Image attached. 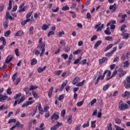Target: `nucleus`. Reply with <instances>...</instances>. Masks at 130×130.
Instances as JSON below:
<instances>
[{
  "label": "nucleus",
  "instance_id": "nucleus-1",
  "mask_svg": "<svg viewBox=\"0 0 130 130\" xmlns=\"http://www.w3.org/2000/svg\"><path fill=\"white\" fill-rule=\"evenodd\" d=\"M37 48L38 49L40 48L41 52L40 53V51L36 49L35 51V55L38 56L40 54V56H43V54H44V52H45V44H41L40 45H38Z\"/></svg>",
  "mask_w": 130,
  "mask_h": 130
},
{
  "label": "nucleus",
  "instance_id": "nucleus-2",
  "mask_svg": "<svg viewBox=\"0 0 130 130\" xmlns=\"http://www.w3.org/2000/svg\"><path fill=\"white\" fill-rule=\"evenodd\" d=\"M118 108L120 110L123 111V110H125V109L128 108V105L127 104H124L123 102L121 100L118 104Z\"/></svg>",
  "mask_w": 130,
  "mask_h": 130
},
{
  "label": "nucleus",
  "instance_id": "nucleus-3",
  "mask_svg": "<svg viewBox=\"0 0 130 130\" xmlns=\"http://www.w3.org/2000/svg\"><path fill=\"white\" fill-rule=\"evenodd\" d=\"M123 84L125 88V89L130 88V77H127L126 80L123 81Z\"/></svg>",
  "mask_w": 130,
  "mask_h": 130
},
{
  "label": "nucleus",
  "instance_id": "nucleus-4",
  "mask_svg": "<svg viewBox=\"0 0 130 130\" xmlns=\"http://www.w3.org/2000/svg\"><path fill=\"white\" fill-rule=\"evenodd\" d=\"M24 100H25V96L22 95L19 100L18 99L15 101L14 103L13 104V106L15 107V106H17V104H20V103H21L22 102H23Z\"/></svg>",
  "mask_w": 130,
  "mask_h": 130
},
{
  "label": "nucleus",
  "instance_id": "nucleus-5",
  "mask_svg": "<svg viewBox=\"0 0 130 130\" xmlns=\"http://www.w3.org/2000/svg\"><path fill=\"white\" fill-rule=\"evenodd\" d=\"M118 72L119 73L118 77L120 78H122L123 77H124L125 75H126V71H123V70L121 68H119L118 70Z\"/></svg>",
  "mask_w": 130,
  "mask_h": 130
},
{
  "label": "nucleus",
  "instance_id": "nucleus-6",
  "mask_svg": "<svg viewBox=\"0 0 130 130\" xmlns=\"http://www.w3.org/2000/svg\"><path fill=\"white\" fill-rule=\"evenodd\" d=\"M0 41H3V45L0 46V50H1L5 48V46H6V45L7 44V42L6 41V38L4 37H1Z\"/></svg>",
  "mask_w": 130,
  "mask_h": 130
},
{
  "label": "nucleus",
  "instance_id": "nucleus-7",
  "mask_svg": "<svg viewBox=\"0 0 130 130\" xmlns=\"http://www.w3.org/2000/svg\"><path fill=\"white\" fill-rule=\"evenodd\" d=\"M101 25V23H100L98 24H96L94 26V29H97L96 31L98 32L99 31H102V29L104 28V24H102L101 26L99 27Z\"/></svg>",
  "mask_w": 130,
  "mask_h": 130
},
{
  "label": "nucleus",
  "instance_id": "nucleus-8",
  "mask_svg": "<svg viewBox=\"0 0 130 130\" xmlns=\"http://www.w3.org/2000/svg\"><path fill=\"white\" fill-rule=\"evenodd\" d=\"M117 9V6L116 4H114L113 5H110L109 10H110L111 13H114L116 12V10Z\"/></svg>",
  "mask_w": 130,
  "mask_h": 130
},
{
  "label": "nucleus",
  "instance_id": "nucleus-9",
  "mask_svg": "<svg viewBox=\"0 0 130 130\" xmlns=\"http://www.w3.org/2000/svg\"><path fill=\"white\" fill-rule=\"evenodd\" d=\"M58 118H59V115L57 112L54 113L51 117V120L54 121L58 120Z\"/></svg>",
  "mask_w": 130,
  "mask_h": 130
},
{
  "label": "nucleus",
  "instance_id": "nucleus-10",
  "mask_svg": "<svg viewBox=\"0 0 130 130\" xmlns=\"http://www.w3.org/2000/svg\"><path fill=\"white\" fill-rule=\"evenodd\" d=\"M117 47H115L113 48V50L109 52H107L105 54V56H111V55H112V54H113V53H114V52H115V51L117 50Z\"/></svg>",
  "mask_w": 130,
  "mask_h": 130
},
{
  "label": "nucleus",
  "instance_id": "nucleus-11",
  "mask_svg": "<svg viewBox=\"0 0 130 130\" xmlns=\"http://www.w3.org/2000/svg\"><path fill=\"white\" fill-rule=\"evenodd\" d=\"M62 125V123H61V122H57L56 124H55V125H53L51 127V130L58 129V128H59V126H61Z\"/></svg>",
  "mask_w": 130,
  "mask_h": 130
},
{
  "label": "nucleus",
  "instance_id": "nucleus-12",
  "mask_svg": "<svg viewBox=\"0 0 130 130\" xmlns=\"http://www.w3.org/2000/svg\"><path fill=\"white\" fill-rule=\"evenodd\" d=\"M35 102V101L34 100L31 101H27L26 102V103H24L21 107L22 108H24V107H28V106H29V105H31V104H33V103H34Z\"/></svg>",
  "mask_w": 130,
  "mask_h": 130
},
{
  "label": "nucleus",
  "instance_id": "nucleus-13",
  "mask_svg": "<svg viewBox=\"0 0 130 130\" xmlns=\"http://www.w3.org/2000/svg\"><path fill=\"white\" fill-rule=\"evenodd\" d=\"M108 60V58H107V57H103L102 58L99 59V64H102V63H104L105 61L107 62Z\"/></svg>",
  "mask_w": 130,
  "mask_h": 130
},
{
  "label": "nucleus",
  "instance_id": "nucleus-14",
  "mask_svg": "<svg viewBox=\"0 0 130 130\" xmlns=\"http://www.w3.org/2000/svg\"><path fill=\"white\" fill-rule=\"evenodd\" d=\"M81 81V79L79 77H76L72 82L73 85H76L77 83H79Z\"/></svg>",
  "mask_w": 130,
  "mask_h": 130
},
{
  "label": "nucleus",
  "instance_id": "nucleus-15",
  "mask_svg": "<svg viewBox=\"0 0 130 130\" xmlns=\"http://www.w3.org/2000/svg\"><path fill=\"white\" fill-rule=\"evenodd\" d=\"M116 74H117V71L116 70H115L113 72V74L111 75V76L106 78V81H109V80H111V79H112V78H113V77H115V75H116Z\"/></svg>",
  "mask_w": 130,
  "mask_h": 130
},
{
  "label": "nucleus",
  "instance_id": "nucleus-16",
  "mask_svg": "<svg viewBox=\"0 0 130 130\" xmlns=\"http://www.w3.org/2000/svg\"><path fill=\"white\" fill-rule=\"evenodd\" d=\"M5 19L6 21H8V19H10V20H13V17L10 15L9 12H6Z\"/></svg>",
  "mask_w": 130,
  "mask_h": 130
},
{
  "label": "nucleus",
  "instance_id": "nucleus-17",
  "mask_svg": "<svg viewBox=\"0 0 130 130\" xmlns=\"http://www.w3.org/2000/svg\"><path fill=\"white\" fill-rule=\"evenodd\" d=\"M22 35H24V31H23V30H18L15 34V36H16V37H20V36H22Z\"/></svg>",
  "mask_w": 130,
  "mask_h": 130
},
{
  "label": "nucleus",
  "instance_id": "nucleus-18",
  "mask_svg": "<svg viewBox=\"0 0 130 130\" xmlns=\"http://www.w3.org/2000/svg\"><path fill=\"white\" fill-rule=\"evenodd\" d=\"M46 68H47L46 66H44L43 68H40V67L38 68L37 69L38 72L39 73H42V72H44V71H45V70H46Z\"/></svg>",
  "mask_w": 130,
  "mask_h": 130
},
{
  "label": "nucleus",
  "instance_id": "nucleus-19",
  "mask_svg": "<svg viewBox=\"0 0 130 130\" xmlns=\"http://www.w3.org/2000/svg\"><path fill=\"white\" fill-rule=\"evenodd\" d=\"M102 43V41H98L96 43L94 44V48L95 49H97L98 47H99V46Z\"/></svg>",
  "mask_w": 130,
  "mask_h": 130
},
{
  "label": "nucleus",
  "instance_id": "nucleus-20",
  "mask_svg": "<svg viewBox=\"0 0 130 130\" xmlns=\"http://www.w3.org/2000/svg\"><path fill=\"white\" fill-rule=\"evenodd\" d=\"M12 59H13V57L11 55H9L6 59L5 63H9L10 61H12Z\"/></svg>",
  "mask_w": 130,
  "mask_h": 130
},
{
  "label": "nucleus",
  "instance_id": "nucleus-21",
  "mask_svg": "<svg viewBox=\"0 0 130 130\" xmlns=\"http://www.w3.org/2000/svg\"><path fill=\"white\" fill-rule=\"evenodd\" d=\"M8 98V96L0 94V102H4V100H6Z\"/></svg>",
  "mask_w": 130,
  "mask_h": 130
},
{
  "label": "nucleus",
  "instance_id": "nucleus-22",
  "mask_svg": "<svg viewBox=\"0 0 130 130\" xmlns=\"http://www.w3.org/2000/svg\"><path fill=\"white\" fill-rule=\"evenodd\" d=\"M130 95L129 91H125L122 94V97L123 98H125V97H128Z\"/></svg>",
  "mask_w": 130,
  "mask_h": 130
},
{
  "label": "nucleus",
  "instance_id": "nucleus-23",
  "mask_svg": "<svg viewBox=\"0 0 130 130\" xmlns=\"http://www.w3.org/2000/svg\"><path fill=\"white\" fill-rule=\"evenodd\" d=\"M104 32L106 35H110L111 34V31H110V27H108L104 31Z\"/></svg>",
  "mask_w": 130,
  "mask_h": 130
},
{
  "label": "nucleus",
  "instance_id": "nucleus-24",
  "mask_svg": "<svg viewBox=\"0 0 130 130\" xmlns=\"http://www.w3.org/2000/svg\"><path fill=\"white\" fill-rule=\"evenodd\" d=\"M53 87H51L48 92V97L49 98H51V96L52 95V91H53Z\"/></svg>",
  "mask_w": 130,
  "mask_h": 130
},
{
  "label": "nucleus",
  "instance_id": "nucleus-25",
  "mask_svg": "<svg viewBox=\"0 0 130 130\" xmlns=\"http://www.w3.org/2000/svg\"><path fill=\"white\" fill-rule=\"evenodd\" d=\"M38 62L37 59L35 58H34L31 60L30 64L31 66H35Z\"/></svg>",
  "mask_w": 130,
  "mask_h": 130
},
{
  "label": "nucleus",
  "instance_id": "nucleus-26",
  "mask_svg": "<svg viewBox=\"0 0 130 130\" xmlns=\"http://www.w3.org/2000/svg\"><path fill=\"white\" fill-rule=\"evenodd\" d=\"M81 60H82V56H80L77 59H76L74 61L73 63H74V64H78V63H79V62H80V61H81Z\"/></svg>",
  "mask_w": 130,
  "mask_h": 130
},
{
  "label": "nucleus",
  "instance_id": "nucleus-27",
  "mask_svg": "<svg viewBox=\"0 0 130 130\" xmlns=\"http://www.w3.org/2000/svg\"><path fill=\"white\" fill-rule=\"evenodd\" d=\"M27 9H28V6H25L24 7H23L21 9H20L18 11L19 13H23L24 12L26 11V10H27Z\"/></svg>",
  "mask_w": 130,
  "mask_h": 130
},
{
  "label": "nucleus",
  "instance_id": "nucleus-28",
  "mask_svg": "<svg viewBox=\"0 0 130 130\" xmlns=\"http://www.w3.org/2000/svg\"><path fill=\"white\" fill-rule=\"evenodd\" d=\"M105 75H106V72L104 73L103 75H100L98 78V79L100 81V80H101V81H103V80H104V78H105Z\"/></svg>",
  "mask_w": 130,
  "mask_h": 130
},
{
  "label": "nucleus",
  "instance_id": "nucleus-29",
  "mask_svg": "<svg viewBox=\"0 0 130 130\" xmlns=\"http://www.w3.org/2000/svg\"><path fill=\"white\" fill-rule=\"evenodd\" d=\"M127 17L126 14H124L122 16L121 20L119 21V23H123L125 21V18Z\"/></svg>",
  "mask_w": 130,
  "mask_h": 130
},
{
  "label": "nucleus",
  "instance_id": "nucleus-30",
  "mask_svg": "<svg viewBox=\"0 0 130 130\" xmlns=\"http://www.w3.org/2000/svg\"><path fill=\"white\" fill-rule=\"evenodd\" d=\"M86 82L85 80H83L81 82H78L76 85V87H81L84 85V83Z\"/></svg>",
  "mask_w": 130,
  "mask_h": 130
},
{
  "label": "nucleus",
  "instance_id": "nucleus-31",
  "mask_svg": "<svg viewBox=\"0 0 130 130\" xmlns=\"http://www.w3.org/2000/svg\"><path fill=\"white\" fill-rule=\"evenodd\" d=\"M38 109L40 111V113H41V114H43V109H42V106H41V103L39 104Z\"/></svg>",
  "mask_w": 130,
  "mask_h": 130
},
{
  "label": "nucleus",
  "instance_id": "nucleus-32",
  "mask_svg": "<svg viewBox=\"0 0 130 130\" xmlns=\"http://www.w3.org/2000/svg\"><path fill=\"white\" fill-rule=\"evenodd\" d=\"M72 59H73V54H71L69 57V60L67 62V66H69L72 62Z\"/></svg>",
  "mask_w": 130,
  "mask_h": 130
},
{
  "label": "nucleus",
  "instance_id": "nucleus-33",
  "mask_svg": "<svg viewBox=\"0 0 130 130\" xmlns=\"http://www.w3.org/2000/svg\"><path fill=\"white\" fill-rule=\"evenodd\" d=\"M90 125V120H88L86 121V123L83 124L82 125V127L83 128H85V127H88Z\"/></svg>",
  "mask_w": 130,
  "mask_h": 130
},
{
  "label": "nucleus",
  "instance_id": "nucleus-34",
  "mask_svg": "<svg viewBox=\"0 0 130 130\" xmlns=\"http://www.w3.org/2000/svg\"><path fill=\"white\" fill-rule=\"evenodd\" d=\"M30 20L31 19H26V20L23 21L21 22V25L24 26V25H26V24H27V23H28V22H30Z\"/></svg>",
  "mask_w": 130,
  "mask_h": 130
},
{
  "label": "nucleus",
  "instance_id": "nucleus-35",
  "mask_svg": "<svg viewBox=\"0 0 130 130\" xmlns=\"http://www.w3.org/2000/svg\"><path fill=\"white\" fill-rule=\"evenodd\" d=\"M91 127H92V128H95V127H96V120L91 121Z\"/></svg>",
  "mask_w": 130,
  "mask_h": 130
},
{
  "label": "nucleus",
  "instance_id": "nucleus-36",
  "mask_svg": "<svg viewBox=\"0 0 130 130\" xmlns=\"http://www.w3.org/2000/svg\"><path fill=\"white\" fill-rule=\"evenodd\" d=\"M48 25L44 24L42 26V30H44L45 31H46V30L48 28Z\"/></svg>",
  "mask_w": 130,
  "mask_h": 130
},
{
  "label": "nucleus",
  "instance_id": "nucleus-37",
  "mask_svg": "<svg viewBox=\"0 0 130 130\" xmlns=\"http://www.w3.org/2000/svg\"><path fill=\"white\" fill-rule=\"evenodd\" d=\"M16 123H18V125H17V126L18 128H21L22 129V128H23V127H24V124H21V123H20L19 122V121H17Z\"/></svg>",
  "mask_w": 130,
  "mask_h": 130
},
{
  "label": "nucleus",
  "instance_id": "nucleus-38",
  "mask_svg": "<svg viewBox=\"0 0 130 130\" xmlns=\"http://www.w3.org/2000/svg\"><path fill=\"white\" fill-rule=\"evenodd\" d=\"M128 67H129V62L126 60L123 63V68H128Z\"/></svg>",
  "mask_w": 130,
  "mask_h": 130
},
{
  "label": "nucleus",
  "instance_id": "nucleus-39",
  "mask_svg": "<svg viewBox=\"0 0 130 130\" xmlns=\"http://www.w3.org/2000/svg\"><path fill=\"white\" fill-rule=\"evenodd\" d=\"M10 34H11V30H8L5 32L4 36L5 37H9Z\"/></svg>",
  "mask_w": 130,
  "mask_h": 130
},
{
  "label": "nucleus",
  "instance_id": "nucleus-40",
  "mask_svg": "<svg viewBox=\"0 0 130 130\" xmlns=\"http://www.w3.org/2000/svg\"><path fill=\"white\" fill-rule=\"evenodd\" d=\"M32 94L35 99H37L39 98V96H38V94H37V93H36V92H35V91H33L32 92Z\"/></svg>",
  "mask_w": 130,
  "mask_h": 130
},
{
  "label": "nucleus",
  "instance_id": "nucleus-41",
  "mask_svg": "<svg viewBox=\"0 0 130 130\" xmlns=\"http://www.w3.org/2000/svg\"><path fill=\"white\" fill-rule=\"evenodd\" d=\"M113 46V44H111L109 45L105 49V51H107V50H109L111 48H112V47Z\"/></svg>",
  "mask_w": 130,
  "mask_h": 130
},
{
  "label": "nucleus",
  "instance_id": "nucleus-42",
  "mask_svg": "<svg viewBox=\"0 0 130 130\" xmlns=\"http://www.w3.org/2000/svg\"><path fill=\"white\" fill-rule=\"evenodd\" d=\"M84 101H85V100H83L82 101H81V102H79L77 103V105L78 107H80L81 106H82V105H83V104H84Z\"/></svg>",
  "mask_w": 130,
  "mask_h": 130
},
{
  "label": "nucleus",
  "instance_id": "nucleus-43",
  "mask_svg": "<svg viewBox=\"0 0 130 130\" xmlns=\"http://www.w3.org/2000/svg\"><path fill=\"white\" fill-rule=\"evenodd\" d=\"M17 77H18V73H16L14 74H13V76H12L13 82H15V81H16Z\"/></svg>",
  "mask_w": 130,
  "mask_h": 130
},
{
  "label": "nucleus",
  "instance_id": "nucleus-44",
  "mask_svg": "<svg viewBox=\"0 0 130 130\" xmlns=\"http://www.w3.org/2000/svg\"><path fill=\"white\" fill-rule=\"evenodd\" d=\"M104 73H106V75L108 73V77H109V78H110V76H111V71H110V70H106Z\"/></svg>",
  "mask_w": 130,
  "mask_h": 130
},
{
  "label": "nucleus",
  "instance_id": "nucleus-45",
  "mask_svg": "<svg viewBox=\"0 0 130 130\" xmlns=\"http://www.w3.org/2000/svg\"><path fill=\"white\" fill-rule=\"evenodd\" d=\"M111 24H112V25H113V24H116V21L112 20V21H110L109 23H108V24L107 25V27H108V26H110V25H111Z\"/></svg>",
  "mask_w": 130,
  "mask_h": 130
},
{
  "label": "nucleus",
  "instance_id": "nucleus-46",
  "mask_svg": "<svg viewBox=\"0 0 130 130\" xmlns=\"http://www.w3.org/2000/svg\"><path fill=\"white\" fill-rule=\"evenodd\" d=\"M3 25H4V28L5 29H7L8 28V27H9V22L8 21H5L3 23Z\"/></svg>",
  "mask_w": 130,
  "mask_h": 130
},
{
  "label": "nucleus",
  "instance_id": "nucleus-47",
  "mask_svg": "<svg viewBox=\"0 0 130 130\" xmlns=\"http://www.w3.org/2000/svg\"><path fill=\"white\" fill-rule=\"evenodd\" d=\"M115 121L117 124H120L121 123V120L118 118H116Z\"/></svg>",
  "mask_w": 130,
  "mask_h": 130
},
{
  "label": "nucleus",
  "instance_id": "nucleus-48",
  "mask_svg": "<svg viewBox=\"0 0 130 130\" xmlns=\"http://www.w3.org/2000/svg\"><path fill=\"white\" fill-rule=\"evenodd\" d=\"M37 88H38V86H37L31 85V86H30V87L29 88V90H30V91H33V90H36V89H37Z\"/></svg>",
  "mask_w": 130,
  "mask_h": 130
},
{
  "label": "nucleus",
  "instance_id": "nucleus-49",
  "mask_svg": "<svg viewBox=\"0 0 130 130\" xmlns=\"http://www.w3.org/2000/svg\"><path fill=\"white\" fill-rule=\"evenodd\" d=\"M125 28H126V25L125 24H123L121 26V28H120V31H121L122 32H124V30H125Z\"/></svg>",
  "mask_w": 130,
  "mask_h": 130
},
{
  "label": "nucleus",
  "instance_id": "nucleus-50",
  "mask_svg": "<svg viewBox=\"0 0 130 130\" xmlns=\"http://www.w3.org/2000/svg\"><path fill=\"white\" fill-rule=\"evenodd\" d=\"M20 82H21V78H19L16 79V82H14V85H15V86H18L20 83Z\"/></svg>",
  "mask_w": 130,
  "mask_h": 130
},
{
  "label": "nucleus",
  "instance_id": "nucleus-51",
  "mask_svg": "<svg viewBox=\"0 0 130 130\" xmlns=\"http://www.w3.org/2000/svg\"><path fill=\"white\" fill-rule=\"evenodd\" d=\"M21 96H22V93H21L17 94L16 95L14 96V99H15V100H17V99L18 98H20V97H21Z\"/></svg>",
  "mask_w": 130,
  "mask_h": 130
},
{
  "label": "nucleus",
  "instance_id": "nucleus-52",
  "mask_svg": "<svg viewBox=\"0 0 130 130\" xmlns=\"http://www.w3.org/2000/svg\"><path fill=\"white\" fill-rule=\"evenodd\" d=\"M87 63V59H84L81 62H79L80 64H83V66Z\"/></svg>",
  "mask_w": 130,
  "mask_h": 130
},
{
  "label": "nucleus",
  "instance_id": "nucleus-53",
  "mask_svg": "<svg viewBox=\"0 0 130 130\" xmlns=\"http://www.w3.org/2000/svg\"><path fill=\"white\" fill-rule=\"evenodd\" d=\"M105 40H107V41H112L113 38L112 37L107 36L106 37Z\"/></svg>",
  "mask_w": 130,
  "mask_h": 130
},
{
  "label": "nucleus",
  "instance_id": "nucleus-54",
  "mask_svg": "<svg viewBox=\"0 0 130 130\" xmlns=\"http://www.w3.org/2000/svg\"><path fill=\"white\" fill-rule=\"evenodd\" d=\"M102 111V110L100 109L99 111L98 114V117L99 118H101V117L102 116V113L101 112Z\"/></svg>",
  "mask_w": 130,
  "mask_h": 130
},
{
  "label": "nucleus",
  "instance_id": "nucleus-55",
  "mask_svg": "<svg viewBox=\"0 0 130 130\" xmlns=\"http://www.w3.org/2000/svg\"><path fill=\"white\" fill-rule=\"evenodd\" d=\"M129 37V34H124V35L123 36V39H127Z\"/></svg>",
  "mask_w": 130,
  "mask_h": 130
},
{
  "label": "nucleus",
  "instance_id": "nucleus-56",
  "mask_svg": "<svg viewBox=\"0 0 130 130\" xmlns=\"http://www.w3.org/2000/svg\"><path fill=\"white\" fill-rule=\"evenodd\" d=\"M69 10H70V7H69L68 5L63 7L62 8V11H69Z\"/></svg>",
  "mask_w": 130,
  "mask_h": 130
},
{
  "label": "nucleus",
  "instance_id": "nucleus-57",
  "mask_svg": "<svg viewBox=\"0 0 130 130\" xmlns=\"http://www.w3.org/2000/svg\"><path fill=\"white\" fill-rule=\"evenodd\" d=\"M12 88H11V87H8V89H7V93L9 95H12L13 92H12Z\"/></svg>",
  "mask_w": 130,
  "mask_h": 130
},
{
  "label": "nucleus",
  "instance_id": "nucleus-58",
  "mask_svg": "<svg viewBox=\"0 0 130 130\" xmlns=\"http://www.w3.org/2000/svg\"><path fill=\"white\" fill-rule=\"evenodd\" d=\"M61 56L63 57L64 59H67L68 57H69V55H68V54L63 53L61 55Z\"/></svg>",
  "mask_w": 130,
  "mask_h": 130
},
{
  "label": "nucleus",
  "instance_id": "nucleus-59",
  "mask_svg": "<svg viewBox=\"0 0 130 130\" xmlns=\"http://www.w3.org/2000/svg\"><path fill=\"white\" fill-rule=\"evenodd\" d=\"M96 102H97V100L96 99H93L91 102H90V105H91V106H93V104H95V103H96Z\"/></svg>",
  "mask_w": 130,
  "mask_h": 130
},
{
  "label": "nucleus",
  "instance_id": "nucleus-60",
  "mask_svg": "<svg viewBox=\"0 0 130 130\" xmlns=\"http://www.w3.org/2000/svg\"><path fill=\"white\" fill-rule=\"evenodd\" d=\"M110 85V84L105 85L103 87L104 91H106V90H107V89H108V88H109Z\"/></svg>",
  "mask_w": 130,
  "mask_h": 130
},
{
  "label": "nucleus",
  "instance_id": "nucleus-61",
  "mask_svg": "<svg viewBox=\"0 0 130 130\" xmlns=\"http://www.w3.org/2000/svg\"><path fill=\"white\" fill-rule=\"evenodd\" d=\"M50 35H54V31L51 30L47 34V37H50Z\"/></svg>",
  "mask_w": 130,
  "mask_h": 130
},
{
  "label": "nucleus",
  "instance_id": "nucleus-62",
  "mask_svg": "<svg viewBox=\"0 0 130 130\" xmlns=\"http://www.w3.org/2000/svg\"><path fill=\"white\" fill-rule=\"evenodd\" d=\"M32 12H30L27 13L26 16V19H30L29 18H30V17H31V16L32 15Z\"/></svg>",
  "mask_w": 130,
  "mask_h": 130
},
{
  "label": "nucleus",
  "instance_id": "nucleus-63",
  "mask_svg": "<svg viewBox=\"0 0 130 130\" xmlns=\"http://www.w3.org/2000/svg\"><path fill=\"white\" fill-rule=\"evenodd\" d=\"M15 53L16 56H20V54H19V49L17 48L15 50Z\"/></svg>",
  "mask_w": 130,
  "mask_h": 130
},
{
  "label": "nucleus",
  "instance_id": "nucleus-64",
  "mask_svg": "<svg viewBox=\"0 0 130 130\" xmlns=\"http://www.w3.org/2000/svg\"><path fill=\"white\" fill-rule=\"evenodd\" d=\"M114 127L116 128V130H124V128H121V127H119V126L117 125H115Z\"/></svg>",
  "mask_w": 130,
  "mask_h": 130
}]
</instances>
